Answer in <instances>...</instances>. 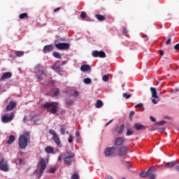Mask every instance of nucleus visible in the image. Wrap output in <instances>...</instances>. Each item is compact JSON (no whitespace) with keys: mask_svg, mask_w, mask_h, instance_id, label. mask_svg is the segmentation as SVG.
Instances as JSON below:
<instances>
[{"mask_svg":"<svg viewBox=\"0 0 179 179\" xmlns=\"http://www.w3.org/2000/svg\"><path fill=\"white\" fill-rule=\"evenodd\" d=\"M30 141V132L24 131L18 138V145L21 149H26Z\"/></svg>","mask_w":179,"mask_h":179,"instance_id":"f257e3e1","label":"nucleus"},{"mask_svg":"<svg viewBox=\"0 0 179 179\" xmlns=\"http://www.w3.org/2000/svg\"><path fill=\"white\" fill-rule=\"evenodd\" d=\"M43 107L47 108L50 114H55L58 112V102L46 103Z\"/></svg>","mask_w":179,"mask_h":179,"instance_id":"f03ea898","label":"nucleus"},{"mask_svg":"<svg viewBox=\"0 0 179 179\" xmlns=\"http://www.w3.org/2000/svg\"><path fill=\"white\" fill-rule=\"evenodd\" d=\"M75 157V153L71 151H66L64 157H63L64 164L66 166H71L72 162H73V158Z\"/></svg>","mask_w":179,"mask_h":179,"instance_id":"7ed1b4c3","label":"nucleus"},{"mask_svg":"<svg viewBox=\"0 0 179 179\" xmlns=\"http://www.w3.org/2000/svg\"><path fill=\"white\" fill-rule=\"evenodd\" d=\"M115 152H117V148L115 147H110L106 149L104 155L107 157H115V156H117V153Z\"/></svg>","mask_w":179,"mask_h":179,"instance_id":"20e7f679","label":"nucleus"},{"mask_svg":"<svg viewBox=\"0 0 179 179\" xmlns=\"http://www.w3.org/2000/svg\"><path fill=\"white\" fill-rule=\"evenodd\" d=\"M38 166H40V171H39L40 176L38 177V178H40L41 176H43V173H44V170L47 169V161L45 160V159L41 158Z\"/></svg>","mask_w":179,"mask_h":179,"instance_id":"39448f33","label":"nucleus"},{"mask_svg":"<svg viewBox=\"0 0 179 179\" xmlns=\"http://www.w3.org/2000/svg\"><path fill=\"white\" fill-rule=\"evenodd\" d=\"M49 134H50V135H52V139L54 140L55 143H56L57 146H60L61 140L59 139V136H58V134H57V133L52 129L49 130Z\"/></svg>","mask_w":179,"mask_h":179,"instance_id":"423d86ee","label":"nucleus"},{"mask_svg":"<svg viewBox=\"0 0 179 179\" xmlns=\"http://www.w3.org/2000/svg\"><path fill=\"white\" fill-rule=\"evenodd\" d=\"M92 55L94 58H106V52L103 50H93L92 52Z\"/></svg>","mask_w":179,"mask_h":179,"instance_id":"0eeeda50","label":"nucleus"},{"mask_svg":"<svg viewBox=\"0 0 179 179\" xmlns=\"http://www.w3.org/2000/svg\"><path fill=\"white\" fill-rule=\"evenodd\" d=\"M0 170L6 172L9 171V165H8V161H5V159L0 161Z\"/></svg>","mask_w":179,"mask_h":179,"instance_id":"6e6552de","label":"nucleus"},{"mask_svg":"<svg viewBox=\"0 0 179 179\" xmlns=\"http://www.w3.org/2000/svg\"><path fill=\"white\" fill-rule=\"evenodd\" d=\"M129 152V150L128 149V148H127V146H122V147L119 148L118 151H117V155H118V156L124 157L127 154H128Z\"/></svg>","mask_w":179,"mask_h":179,"instance_id":"1a4fd4ad","label":"nucleus"},{"mask_svg":"<svg viewBox=\"0 0 179 179\" xmlns=\"http://www.w3.org/2000/svg\"><path fill=\"white\" fill-rule=\"evenodd\" d=\"M55 47L57 48V50H69V48L71 45L69 43H59L55 45Z\"/></svg>","mask_w":179,"mask_h":179,"instance_id":"9d476101","label":"nucleus"},{"mask_svg":"<svg viewBox=\"0 0 179 179\" xmlns=\"http://www.w3.org/2000/svg\"><path fill=\"white\" fill-rule=\"evenodd\" d=\"M13 117H15V115L13 113H12L10 116L3 115L1 117V121L3 123L10 122V121H12V120H13Z\"/></svg>","mask_w":179,"mask_h":179,"instance_id":"9b49d317","label":"nucleus"},{"mask_svg":"<svg viewBox=\"0 0 179 179\" xmlns=\"http://www.w3.org/2000/svg\"><path fill=\"white\" fill-rule=\"evenodd\" d=\"M58 64H59V61H57L52 66V69H53L54 71H55V72H57V73H58L59 75H61V72H62V68L59 66H58Z\"/></svg>","mask_w":179,"mask_h":179,"instance_id":"f8f14e48","label":"nucleus"},{"mask_svg":"<svg viewBox=\"0 0 179 179\" xmlns=\"http://www.w3.org/2000/svg\"><path fill=\"white\" fill-rule=\"evenodd\" d=\"M51 51H54V45H46L43 47V52L44 54L51 52Z\"/></svg>","mask_w":179,"mask_h":179,"instance_id":"ddd939ff","label":"nucleus"},{"mask_svg":"<svg viewBox=\"0 0 179 179\" xmlns=\"http://www.w3.org/2000/svg\"><path fill=\"white\" fill-rule=\"evenodd\" d=\"M14 108H16V102L10 101L6 108V111H12Z\"/></svg>","mask_w":179,"mask_h":179,"instance_id":"4468645a","label":"nucleus"},{"mask_svg":"<svg viewBox=\"0 0 179 179\" xmlns=\"http://www.w3.org/2000/svg\"><path fill=\"white\" fill-rule=\"evenodd\" d=\"M92 70V67L89 64H83L80 67L81 72H89Z\"/></svg>","mask_w":179,"mask_h":179,"instance_id":"2eb2a0df","label":"nucleus"},{"mask_svg":"<svg viewBox=\"0 0 179 179\" xmlns=\"http://www.w3.org/2000/svg\"><path fill=\"white\" fill-rule=\"evenodd\" d=\"M35 71L36 73H39L40 75H43V76H45V72H44V69L39 65L35 67Z\"/></svg>","mask_w":179,"mask_h":179,"instance_id":"dca6fc26","label":"nucleus"},{"mask_svg":"<svg viewBox=\"0 0 179 179\" xmlns=\"http://www.w3.org/2000/svg\"><path fill=\"white\" fill-rule=\"evenodd\" d=\"M10 78H12V73L10 72H6L3 73L1 78V80H5L6 79H10Z\"/></svg>","mask_w":179,"mask_h":179,"instance_id":"f3484780","label":"nucleus"},{"mask_svg":"<svg viewBox=\"0 0 179 179\" xmlns=\"http://www.w3.org/2000/svg\"><path fill=\"white\" fill-rule=\"evenodd\" d=\"M133 128L134 129H136V131H141V129H146V127L144 125H143L141 124H139V123H135Z\"/></svg>","mask_w":179,"mask_h":179,"instance_id":"a211bd4d","label":"nucleus"},{"mask_svg":"<svg viewBox=\"0 0 179 179\" xmlns=\"http://www.w3.org/2000/svg\"><path fill=\"white\" fill-rule=\"evenodd\" d=\"M31 120L34 122V125H40V123H38V121H40V117L37 115H34L31 116Z\"/></svg>","mask_w":179,"mask_h":179,"instance_id":"6ab92c4d","label":"nucleus"},{"mask_svg":"<svg viewBox=\"0 0 179 179\" xmlns=\"http://www.w3.org/2000/svg\"><path fill=\"white\" fill-rule=\"evenodd\" d=\"M124 143V138L119 137L115 141V146H121Z\"/></svg>","mask_w":179,"mask_h":179,"instance_id":"aec40b11","label":"nucleus"},{"mask_svg":"<svg viewBox=\"0 0 179 179\" xmlns=\"http://www.w3.org/2000/svg\"><path fill=\"white\" fill-rule=\"evenodd\" d=\"M150 92L152 97H153L154 99H159V96H157V90H156V88L151 87Z\"/></svg>","mask_w":179,"mask_h":179,"instance_id":"412c9836","label":"nucleus"},{"mask_svg":"<svg viewBox=\"0 0 179 179\" xmlns=\"http://www.w3.org/2000/svg\"><path fill=\"white\" fill-rule=\"evenodd\" d=\"M176 164H177V162L173 161V162L166 163V164L164 166V167L168 168V169H171L172 167H174L176 166Z\"/></svg>","mask_w":179,"mask_h":179,"instance_id":"4be33fe9","label":"nucleus"},{"mask_svg":"<svg viewBox=\"0 0 179 179\" xmlns=\"http://www.w3.org/2000/svg\"><path fill=\"white\" fill-rule=\"evenodd\" d=\"M95 17L97 20H99V22H103V20H106V16L101 14H96Z\"/></svg>","mask_w":179,"mask_h":179,"instance_id":"5701e85b","label":"nucleus"},{"mask_svg":"<svg viewBox=\"0 0 179 179\" xmlns=\"http://www.w3.org/2000/svg\"><path fill=\"white\" fill-rule=\"evenodd\" d=\"M45 152L46 153H48V154H51V153L54 154V153H55V152H54V148H52V147H51V146L46 147L45 148Z\"/></svg>","mask_w":179,"mask_h":179,"instance_id":"b1692460","label":"nucleus"},{"mask_svg":"<svg viewBox=\"0 0 179 179\" xmlns=\"http://www.w3.org/2000/svg\"><path fill=\"white\" fill-rule=\"evenodd\" d=\"M13 142H15V136L10 135L7 141V145H12Z\"/></svg>","mask_w":179,"mask_h":179,"instance_id":"393cba45","label":"nucleus"},{"mask_svg":"<svg viewBox=\"0 0 179 179\" xmlns=\"http://www.w3.org/2000/svg\"><path fill=\"white\" fill-rule=\"evenodd\" d=\"M95 106L96 108H101V107H103V101H101L100 99H98L95 103Z\"/></svg>","mask_w":179,"mask_h":179,"instance_id":"a878e982","label":"nucleus"},{"mask_svg":"<svg viewBox=\"0 0 179 179\" xmlns=\"http://www.w3.org/2000/svg\"><path fill=\"white\" fill-rule=\"evenodd\" d=\"M132 135H134V130H132L129 127H127V131L126 132V136H131Z\"/></svg>","mask_w":179,"mask_h":179,"instance_id":"bb28decb","label":"nucleus"},{"mask_svg":"<svg viewBox=\"0 0 179 179\" xmlns=\"http://www.w3.org/2000/svg\"><path fill=\"white\" fill-rule=\"evenodd\" d=\"M15 55H16V57H22L23 55H24V51H15Z\"/></svg>","mask_w":179,"mask_h":179,"instance_id":"cd10ccee","label":"nucleus"},{"mask_svg":"<svg viewBox=\"0 0 179 179\" xmlns=\"http://www.w3.org/2000/svg\"><path fill=\"white\" fill-rule=\"evenodd\" d=\"M124 128H125V126L124 124H121L117 131L118 135H122V132H124Z\"/></svg>","mask_w":179,"mask_h":179,"instance_id":"c85d7f7f","label":"nucleus"},{"mask_svg":"<svg viewBox=\"0 0 179 179\" xmlns=\"http://www.w3.org/2000/svg\"><path fill=\"white\" fill-rule=\"evenodd\" d=\"M19 17L20 19H27V17H29V15L27 13H23L19 15Z\"/></svg>","mask_w":179,"mask_h":179,"instance_id":"c756f323","label":"nucleus"},{"mask_svg":"<svg viewBox=\"0 0 179 179\" xmlns=\"http://www.w3.org/2000/svg\"><path fill=\"white\" fill-rule=\"evenodd\" d=\"M148 171L147 172L143 171L140 173V176L141 177V178H146V177H148Z\"/></svg>","mask_w":179,"mask_h":179,"instance_id":"7c9ffc66","label":"nucleus"},{"mask_svg":"<svg viewBox=\"0 0 179 179\" xmlns=\"http://www.w3.org/2000/svg\"><path fill=\"white\" fill-rule=\"evenodd\" d=\"M53 57H55V58H57L58 59H61V58H62L61 57V55L58 52H54L52 53Z\"/></svg>","mask_w":179,"mask_h":179,"instance_id":"2f4dec72","label":"nucleus"},{"mask_svg":"<svg viewBox=\"0 0 179 179\" xmlns=\"http://www.w3.org/2000/svg\"><path fill=\"white\" fill-rule=\"evenodd\" d=\"M148 177L149 179H155L156 178L155 173H152V172H150V171H148Z\"/></svg>","mask_w":179,"mask_h":179,"instance_id":"473e14b6","label":"nucleus"},{"mask_svg":"<svg viewBox=\"0 0 179 179\" xmlns=\"http://www.w3.org/2000/svg\"><path fill=\"white\" fill-rule=\"evenodd\" d=\"M83 82L85 85H90L92 83V79L87 78L83 80Z\"/></svg>","mask_w":179,"mask_h":179,"instance_id":"72a5a7b5","label":"nucleus"},{"mask_svg":"<svg viewBox=\"0 0 179 179\" xmlns=\"http://www.w3.org/2000/svg\"><path fill=\"white\" fill-rule=\"evenodd\" d=\"M65 103L66 104V106H72V104H73V100H72V99H66L65 101Z\"/></svg>","mask_w":179,"mask_h":179,"instance_id":"f704fd0d","label":"nucleus"},{"mask_svg":"<svg viewBox=\"0 0 179 179\" xmlns=\"http://www.w3.org/2000/svg\"><path fill=\"white\" fill-rule=\"evenodd\" d=\"M54 92V96L55 97H57V96H58V94H59V89L58 88H54L53 90Z\"/></svg>","mask_w":179,"mask_h":179,"instance_id":"c9c22d12","label":"nucleus"},{"mask_svg":"<svg viewBox=\"0 0 179 179\" xmlns=\"http://www.w3.org/2000/svg\"><path fill=\"white\" fill-rule=\"evenodd\" d=\"M135 108H141V111H143V103H140L135 106Z\"/></svg>","mask_w":179,"mask_h":179,"instance_id":"e433bc0d","label":"nucleus"},{"mask_svg":"<svg viewBox=\"0 0 179 179\" xmlns=\"http://www.w3.org/2000/svg\"><path fill=\"white\" fill-rule=\"evenodd\" d=\"M62 128L60 129V132L62 135H65V131L66 130L64 125H61Z\"/></svg>","mask_w":179,"mask_h":179,"instance_id":"4c0bfd02","label":"nucleus"},{"mask_svg":"<svg viewBox=\"0 0 179 179\" xmlns=\"http://www.w3.org/2000/svg\"><path fill=\"white\" fill-rule=\"evenodd\" d=\"M165 122H166V121L162 120V121H159L158 122H155V125H164Z\"/></svg>","mask_w":179,"mask_h":179,"instance_id":"58836bf2","label":"nucleus"},{"mask_svg":"<svg viewBox=\"0 0 179 179\" xmlns=\"http://www.w3.org/2000/svg\"><path fill=\"white\" fill-rule=\"evenodd\" d=\"M68 142L69 143H72V142H73V137L71 134H69Z\"/></svg>","mask_w":179,"mask_h":179,"instance_id":"ea45409f","label":"nucleus"},{"mask_svg":"<svg viewBox=\"0 0 179 179\" xmlns=\"http://www.w3.org/2000/svg\"><path fill=\"white\" fill-rule=\"evenodd\" d=\"M71 179H79V174L74 173L71 176Z\"/></svg>","mask_w":179,"mask_h":179,"instance_id":"a19ab883","label":"nucleus"},{"mask_svg":"<svg viewBox=\"0 0 179 179\" xmlns=\"http://www.w3.org/2000/svg\"><path fill=\"white\" fill-rule=\"evenodd\" d=\"M81 19H86V13L85 11H83L80 14Z\"/></svg>","mask_w":179,"mask_h":179,"instance_id":"79ce46f5","label":"nucleus"},{"mask_svg":"<svg viewBox=\"0 0 179 179\" xmlns=\"http://www.w3.org/2000/svg\"><path fill=\"white\" fill-rule=\"evenodd\" d=\"M108 79L109 78H108V76L107 75L103 76L102 78V80H103V82H108Z\"/></svg>","mask_w":179,"mask_h":179,"instance_id":"37998d69","label":"nucleus"},{"mask_svg":"<svg viewBox=\"0 0 179 179\" xmlns=\"http://www.w3.org/2000/svg\"><path fill=\"white\" fill-rule=\"evenodd\" d=\"M148 171H150L151 173H152L153 171H156V168L155 166H152L148 170Z\"/></svg>","mask_w":179,"mask_h":179,"instance_id":"c03bdc74","label":"nucleus"},{"mask_svg":"<svg viewBox=\"0 0 179 179\" xmlns=\"http://www.w3.org/2000/svg\"><path fill=\"white\" fill-rule=\"evenodd\" d=\"M123 97L128 99H129V97H131V94H128L127 93H124L123 94Z\"/></svg>","mask_w":179,"mask_h":179,"instance_id":"a18cd8bd","label":"nucleus"},{"mask_svg":"<svg viewBox=\"0 0 179 179\" xmlns=\"http://www.w3.org/2000/svg\"><path fill=\"white\" fill-rule=\"evenodd\" d=\"M72 96H73V97H78V96H79V92L75 91V92H73V94H72Z\"/></svg>","mask_w":179,"mask_h":179,"instance_id":"49530a36","label":"nucleus"},{"mask_svg":"<svg viewBox=\"0 0 179 179\" xmlns=\"http://www.w3.org/2000/svg\"><path fill=\"white\" fill-rule=\"evenodd\" d=\"M57 169H55V168H50V169H49V173H55V171H56Z\"/></svg>","mask_w":179,"mask_h":179,"instance_id":"de8ad7c7","label":"nucleus"},{"mask_svg":"<svg viewBox=\"0 0 179 179\" xmlns=\"http://www.w3.org/2000/svg\"><path fill=\"white\" fill-rule=\"evenodd\" d=\"M174 50H176V51H179V43L174 45Z\"/></svg>","mask_w":179,"mask_h":179,"instance_id":"09e8293b","label":"nucleus"},{"mask_svg":"<svg viewBox=\"0 0 179 179\" xmlns=\"http://www.w3.org/2000/svg\"><path fill=\"white\" fill-rule=\"evenodd\" d=\"M76 138H79V136H80V133L78 130L76 132Z\"/></svg>","mask_w":179,"mask_h":179,"instance_id":"8fccbe9b","label":"nucleus"},{"mask_svg":"<svg viewBox=\"0 0 179 179\" xmlns=\"http://www.w3.org/2000/svg\"><path fill=\"white\" fill-rule=\"evenodd\" d=\"M122 33L124 34H127L128 33V29H127V28H124L122 30Z\"/></svg>","mask_w":179,"mask_h":179,"instance_id":"3c124183","label":"nucleus"},{"mask_svg":"<svg viewBox=\"0 0 179 179\" xmlns=\"http://www.w3.org/2000/svg\"><path fill=\"white\" fill-rule=\"evenodd\" d=\"M159 55L163 57L164 55V52L163 50H159Z\"/></svg>","mask_w":179,"mask_h":179,"instance_id":"603ef678","label":"nucleus"},{"mask_svg":"<svg viewBox=\"0 0 179 179\" xmlns=\"http://www.w3.org/2000/svg\"><path fill=\"white\" fill-rule=\"evenodd\" d=\"M170 43H171V38H169L166 41V45H169V44H170Z\"/></svg>","mask_w":179,"mask_h":179,"instance_id":"864d4df0","label":"nucleus"},{"mask_svg":"<svg viewBox=\"0 0 179 179\" xmlns=\"http://www.w3.org/2000/svg\"><path fill=\"white\" fill-rule=\"evenodd\" d=\"M135 114V112L134 111H131L129 113V117L130 118H132V117H134V115Z\"/></svg>","mask_w":179,"mask_h":179,"instance_id":"5fc2aeb1","label":"nucleus"},{"mask_svg":"<svg viewBox=\"0 0 179 179\" xmlns=\"http://www.w3.org/2000/svg\"><path fill=\"white\" fill-rule=\"evenodd\" d=\"M148 131H156V128H155V127H151L148 129Z\"/></svg>","mask_w":179,"mask_h":179,"instance_id":"6e6d98bb","label":"nucleus"},{"mask_svg":"<svg viewBox=\"0 0 179 179\" xmlns=\"http://www.w3.org/2000/svg\"><path fill=\"white\" fill-rule=\"evenodd\" d=\"M151 121H152V122H156V119L155 117H153L152 116L150 117Z\"/></svg>","mask_w":179,"mask_h":179,"instance_id":"4d7b16f0","label":"nucleus"},{"mask_svg":"<svg viewBox=\"0 0 179 179\" xmlns=\"http://www.w3.org/2000/svg\"><path fill=\"white\" fill-rule=\"evenodd\" d=\"M59 10H61V8H59V7H58V8L54 9L53 12H55H55H59Z\"/></svg>","mask_w":179,"mask_h":179,"instance_id":"13d9d810","label":"nucleus"},{"mask_svg":"<svg viewBox=\"0 0 179 179\" xmlns=\"http://www.w3.org/2000/svg\"><path fill=\"white\" fill-rule=\"evenodd\" d=\"M58 162H62V155H59V157H58Z\"/></svg>","mask_w":179,"mask_h":179,"instance_id":"bf43d9fd","label":"nucleus"},{"mask_svg":"<svg viewBox=\"0 0 179 179\" xmlns=\"http://www.w3.org/2000/svg\"><path fill=\"white\" fill-rule=\"evenodd\" d=\"M152 102L153 103V104H157V103H158L157 100H156V99H153L152 100Z\"/></svg>","mask_w":179,"mask_h":179,"instance_id":"052dcab7","label":"nucleus"},{"mask_svg":"<svg viewBox=\"0 0 179 179\" xmlns=\"http://www.w3.org/2000/svg\"><path fill=\"white\" fill-rule=\"evenodd\" d=\"M36 78L38 80H43V77L41 76H36Z\"/></svg>","mask_w":179,"mask_h":179,"instance_id":"680f3d73","label":"nucleus"},{"mask_svg":"<svg viewBox=\"0 0 179 179\" xmlns=\"http://www.w3.org/2000/svg\"><path fill=\"white\" fill-rule=\"evenodd\" d=\"M18 162H19V164H20V165L22 164V163H23V159L20 158V159H18Z\"/></svg>","mask_w":179,"mask_h":179,"instance_id":"e2e57ef3","label":"nucleus"},{"mask_svg":"<svg viewBox=\"0 0 179 179\" xmlns=\"http://www.w3.org/2000/svg\"><path fill=\"white\" fill-rule=\"evenodd\" d=\"M27 120H28L27 116H24V118H23L24 122H27Z\"/></svg>","mask_w":179,"mask_h":179,"instance_id":"0e129e2a","label":"nucleus"},{"mask_svg":"<svg viewBox=\"0 0 179 179\" xmlns=\"http://www.w3.org/2000/svg\"><path fill=\"white\" fill-rule=\"evenodd\" d=\"M111 122H113V120H110L108 123H106L105 124V127H108V125H110V124H111Z\"/></svg>","mask_w":179,"mask_h":179,"instance_id":"69168bd1","label":"nucleus"},{"mask_svg":"<svg viewBox=\"0 0 179 179\" xmlns=\"http://www.w3.org/2000/svg\"><path fill=\"white\" fill-rule=\"evenodd\" d=\"M176 171H178L179 173V166H177L176 167Z\"/></svg>","mask_w":179,"mask_h":179,"instance_id":"338daca9","label":"nucleus"},{"mask_svg":"<svg viewBox=\"0 0 179 179\" xmlns=\"http://www.w3.org/2000/svg\"><path fill=\"white\" fill-rule=\"evenodd\" d=\"M108 179H113V176H108Z\"/></svg>","mask_w":179,"mask_h":179,"instance_id":"774afa93","label":"nucleus"}]
</instances>
